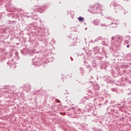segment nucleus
<instances>
[{
	"mask_svg": "<svg viewBox=\"0 0 131 131\" xmlns=\"http://www.w3.org/2000/svg\"><path fill=\"white\" fill-rule=\"evenodd\" d=\"M78 20H79V21H83V17H78Z\"/></svg>",
	"mask_w": 131,
	"mask_h": 131,
	"instance_id": "obj_1",
	"label": "nucleus"
},
{
	"mask_svg": "<svg viewBox=\"0 0 131 131\" xmlns=\"http://www.w3.org/2000/svg\"><path fill=\"white\" fill-rule=\"evenodd\" d=\"M127 48H129V45H127Z\"/></svg>",
	"mask_w": 131,
	"mask_h": 131,
	"instance_id": "obj_2",
	"label": "nucleus"
}]
</instances>
